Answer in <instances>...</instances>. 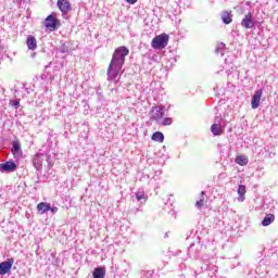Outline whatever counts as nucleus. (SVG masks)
<instances>
[{
    "label": "nucleus",
    "instance_id": "b1692460",
    "mask_svg": "<svg viewBox=\"0 0 278 278\" xmlns=\"http://www.w3.org/2000/svg\"><path fill=\"white\" fill-rule=\"evenodd\" d=\"M135 197L137 199V201H142V199H144V191L139 190L135 193Z\"/></svg>",
    "mask_w": 278,
    "mask_h": 278
},
{
    "label": "nucleus",
    "instance_id": "9d476101",
    "mask_svg": "<svg viewBox=\"0 0 278 278\" xmlns=\"http://www.w3.org/2000/svg\"><path fill=\"white\" fill-rule=\"evenodd\" d=\"M220 116L215 117V123L211 126L213 136H220L223 134V126H220Z\"/></svg>",
    "mask_w": 278,
    "mask_h": 278
},
{
    "label": "nucleus",
    "instance_id": "7ed1b4c3",
    "mask_svg": "<svg viewBox=\"0 0 278 278\" xmlns=\"http://www.w3.org/2000/svg\"><path fill=\"white\" fill-rule=\"evenodd\" d=\"M150 118L151 121H155L157 125L159 123H162V118H164V106H153L150 113Z\"/></svg>",
    "mask_w": 278,
    "mask_h": 278
},
{
    "label": "nucleus",
    "instance_id": "39448f33",
    "mask_svg": "<svg viewBox=\"0 0 278 278\" xmlns=\"http://www.w3.org/2000/svg\"><path fill=\"white\" fill-rule=\"evenodd\" d=\"M18 168V165L14 163V161H7L0 164V172L1 173H14Z\"/></svg>",
    "mask_w": 278,
    "mask_h": 278
},
{
    "label": "nucleus",
    "instance_id": "a211bd4d",
    "mask_svg": "<svg viewBox=\"0 0 278 278\" xmlns=\"http://www.w3.org/2000/svg\"><path fill=\"white\" fill-rule=\"evenodd\" d=\"M222 21L225 25H229L231 23V13L225 11L222 13Z\"/></svg>",
    "mask_w": 278,
    "mask_h": 278
},
{
    "label": "nucleus",
    "instance_id": "dca6fc26",
    "mask_svg": "<svg viewBox=\"0 0 278 278\" xmlns=\"http://www.w3.org/2000/svg\"><path fill=\"white\" fill-rule=\"evenodd\" d=\"M93 278H105V267H97L93 269Z\"/></svg>",
    "mask_w": 278,
    "mask_h": 278
},
{
    "label": "nucleus",
    "instance_id": "0eeeda50",
    "mask_svg": "<svg viewBox=\"0 0 278 278\" xmlns=\"http://www.w3.org/2000/svg\"><path fill=\"white\" fill-rule=\"evenodd\" d=\"M14 266V258H8L5 262L0 263V275H8Z\"/></svg>",
    "mask_w": 278,
    "mask_h": 278
},
{
    "label": "nucleus",
    "instance_id": "5701e85b",
    "mask_svg": "<svg viewBox=\"0 0 278 278\" xmlns=\"http://www.w3.org/2000/svg\"><path fill=\"white\" fill-rule=\"evenodd\" d=\"M12 108H14L15 110H18V108H21V100H11L10 101Z\"/></svg>",
    "mask_w": 278,
    "mask_h": 278
},
{
    "label": "nucleus",
    "instance_id": "ddd939ff",
    "mask_svg": "<svg viewBox=\"0 0 278 278\" xmlns=\"http://www.w3.org/2000/svg\"><path fill=\"white\" fill-rule=\"evenodd\" d=\"M12 153L14 157H21L22 152H21V141L15 140L12 142Z\"/></svg>",
    "mask_w": 278,
    "mask_h": 278
},
{
    "label": "nucleus",
    "instance_id": "6e6552de",
    "mask_svg": "<svg viewBox=\"0 0 278 278\" xmlns=\"http://www.w3.org/2000/svg\"><path fill=\"white\" fill-rule=\"evenodd\" d=\"M56 5L59 10L62 12V14H68V12L73 10L70 0H58Z\"/></svg>",
    "mask_w": 278,
    "mask_h": 278
},
{
    "label": "nucleus",
    "instance_id": "f3484780",
    "mask_svg": "<svg viewBox=\"0 0 278 278\" xmlns=\"http://www.w3.org/2000/svg\"><path fill=\"white\" fill-rule=\"evenodd\" d=\"M236 164H239V166H247L249 164V159L244 155H239L236 159Z\"/></svg>",
    "mask_w": 278,
    "mask_h": 278
},
{
    "label": "nucleus",
    "instance_id": "f03ea898",
    "mask_svg": "<svg viewBox=\"0 0 278 278\" xmlns=\"http://www.w3.org/2000/svg\"><path fill=\"white\" fill-rule=\"evenodd\" d=\"M152 49L162 50L168 47V35L161 34L152 39L151 42Z\"/></svg>",
    "mask_w": 278,
    "mask_h": 278
},
{
    "label": "nucleus",
    "instance_id": "9b49d317",
    "mask_svg": "<svg viewBox=\"0 0 278 278\" xmlns=\"http://www.w3.org/2000/svg\"><path fill=\"white\" fill-rule=\"evenodd\" d=\"M43 160H49V155L41 153V154H37L34 159H33V164L35 166V168L37 170H40V168H42V161Z\"/></svg>",
    "mask_w": 278,
    "mask_h": 278
},
{
    "label": "nucleus",
    "instance_id": "cd10ccee",
    "mask_svg": "<svg viewBox=\"0 0 278 278\" xmlns=\"http://www.w3.org/2000/svg\"><path fill=\"white\" fill-rule=\"evenodd\" d=\"M127 3H130V5H134V3H138V0H126Z\"/></svg>",
    "mask_w": 278,
    "mask_h": 278
},
{
    "label": "nucleus",
    "instance_id": "f257e3e1",
    "mask_svg": "<svg viewBox=\"0 0 278 278\" xmlns=\"http://www.w3.org/2000/svg\"><path fill=\"white\" fill-rule=\"evenodd\" d=\"M126 55H129V48L125 46H121L114 51L106 72L109 81H116V78L121 75V71H123V66H125Z\"/></svg>",
    "mask_w": 278,
    "mask_h": 278
},
{
    "label": "nucleus",
    "instance_id": "20e7f679",
    "mask_svg": "<svg viewBox=\"0 0 278 278\" xmlns=\"http://www.w3.org/2000/svg\"><path fill=\"white\" fill-rule=\"evenodd\" d=\"M241 25L244 27V29H253V27H255V18L251 12L244 15L243 20L241 21Z\"/></svg>",
    "mask_w": 278,
    "mask_h": 278
},
{
    "label": "nucleus",
    "instance_id": "393cba45",
    "mask_svg": "<svg viewBox=\"0 0 278 278\" xmlns=\"http://www.w3.org/2000/svg\"><path fill=\"white\" fill-rule=\"evenodd\" d=\"M60 53H68V47H66V43L62 42L59 47Z\"/></svg>",
    "mask_w": 278,
    "mask_h": 278
},
{
    "label": "nucleus",
    "instance_id": "4be33fe9",
    "mask_svg": "<svg viewBox=\"0 0 278 278\" xmlns=\"http://www.w3.org/2000/svg\"><path fill=\"white\" fill-rule=\"evenodd\" d=\"M159 125H163L164 127H166L168 125H173V118H170V117L162 118L161 122L159 123Z\"/></svg>",
    "mask_w": 278,
    "mask_h": 278
},
{
    "label": "nucleus",
    "instance_id": "423d86ee",
    "mask_svg": "<svg viewBox=\"0 0 278 278\" xmlns=\"http://www.w3.org/2000/svg\"><path fill=\"white\" fill-rule=\"evenodd\" d=\"M59 25L60 21L55 18L53 14L48 15L45 20V27H47V29H56Z\"/></svg>",
    "mask_w": 278,
    "mask_h": 278
},
{
    "label": "nucleus",
    "instance_id": "2eb2a0df",
    "mask_svg": "<svg viewBox=\"0 0 278 278\" xmlns=\"http://www.w3.org/2000/svg\"><path fill=\"white\" fill-rule=\"evenodd\" d=\"M275 223V215L274 214H267L264 219L262 220L263 227H268L269 225H273Z\"/></svg>",
    "mask_w": 278,
    "mask_h": 278
},
{
    "label": "nucleus",
    "instance_id": "1a4fd4ad",
    "mask_svg": "<svg viewBox=\"0 0 278 278\" xmlns=\"http://www.w3.org/2000/svg\"><path fill=\"white\" fill-rule=\"evenodd\" d=\"M262 94H264V91L262 89H258L254 92V96L252 97V101H251L252 110H257L260 108V101H262Z\"/></svg>",
    "mask_w": 278,
    "mask_h": 278
},
{
    "label": "nucleus",
    "instance_id": "a878e982",
    "mask_svg": "<svg viewBox=\"0 0 278 278\" xmlns=\"http://www.w3.org/2000/svg\"><path fill=\"white\" fill-rule=\"evenodd\" d=\"M225 49V43H220L217 48H216V53H220V51H223Z\"/></svg>",
    "mask_w": 278,
    "mask_h": 278
},
{
    "label": "nucleus",
    "instance_id": "412c9836",
    "mask_svg": "<svg viewBox=\"0 0 278 278\" xmlns=\"http://www.w3.org/2000/svg\"><path fill=\"white\" fill-rule=\"evenodd\" d=\"M203 197H205V192L204 191L201 192V199L195 202V207H198V210H201V207L205 203V199Z\"/></svg>",
    "mask_w": 278,
    "mask_h": 278
},
{
    "label": "nucleus",
    "instance_id": "bb28decb",
    "mask_svg": "<svg viewBox=\"0 0 278 278\" xmlns=\"http://www.w3.org/2000/svg\"><path fill=\"white\" fill-rule=\"evenodd\" d=\"M50 212H52V214H56L58 212V206H50Z\"/></svg>",
    "mask_w": 278,
    "mask_h": 278
},
{
    "label": "nucleus",
    "instance_id": "f8f14e48",
    "mask_svg": "<svg viewBox=\"0 0 278 278\" xmlns=\"http://www.w3.org/2000/svg\"><path fill=\"white\" fill-rule=\"evenodd\" d=\"M26 45L30 51H36V49H38V41L34 36L27 37Z\"/></svg>",
    "mask_w": 278,
    "mask_h": 278
},
{
    "label": "nucleus",
    "instance_id": "aec40b11",
    "mask_svg": "<svg viewBox=\"0 0 278 278\" xmlns=\"http://www.w3.org/2000/svg\"><path fill=\"white\" fill-rule=\"evenodd\" d=\"M152 140H154L155 142H164V134H162L161 131H156L152 135Z\"/></svg>",
    "mask_w": 278,
    "mask_h": 278
},
{
    "label": "nucleus",
    "instance_id": "4468645a",
    "mask_svg": "<svg viewBox=\"0 0 278 278\" xmlns=\"http://www.w3.org/2000/svg\"><path fill=\"white\" fill-rule=\"evenodd\" d=\"M37 210H38V212H40V214H47V212H49V210H51V204H49L47 202H41L37 205Z\"/></svg>",
    "mask_w": 278,
    "mask_h": 278
},
{
    "label": "nucleus",
    "instance_id": "c85d7f7f",
    "mask_svg": "<svg viewBox=\"0 0 278 278\" xmlns=\"http://www.w3.org/2000/svg\"><path fill=\"white\" fill-rule=\"evenodd\" d=\"M220 54H222V55H224V52H223V51H220Z\"/></svg>",
    "mask_w": 278,
    "mask_h": 278
},
{
    "label": "nucleus",
    "instance_id": "6ab92c4d",
    "mask_svg": "<svg viewBox=\"0 0 278 278\" xmlns=\"http://www.w3.org/2000/svg\"><path fill=\"white\" fill-rule=\"evenodd\" d=\"M238 194L239 201H244V194H247V187L244 185H239Z\"/></svg>",
    "mask_w": 278,
    "mask_h": 278
}]
</instances>
